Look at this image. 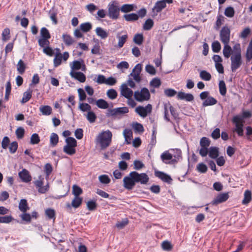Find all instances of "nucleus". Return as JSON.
I'll return each instance as SVG.
<instances>
[{
    "instance_id": "obj_56",
    "label": "nucleus",
    "mask_w": 252,
    "mask_h": 252,
    "mask_svg": "<svg viewBox=\"0 0 252 252\" xmlns=\"http://www.w3.org/2000/svg\"><path fill=\"white\" fill-rule=\"evenodd\" d=\"M40 140L39 136L37 133H33L31 137L30 143L31 144H37L39 143Z\"/></svg>"
},
{
    "instance_id": "obj_63",
    "label": "nucleus",
    "mask_w": 252,
    "mask_h": 252,
    "mask_svg": "<svg viewBox=\"0 0 252 252\" xmlns=\"http://www.w3.org/2000/svg\"><path fill=\"white\" fill-rule=\"evenodd\" d=\"M65 142L66 143V145L67 146H71L73 147L77 146V141L72 137H67L65 139Z\"/></svg>"
},
{
    "instance_id": "obj_46",
    "label": "nucleus",
    "mask_w": 252,
    "mask_h": 252,
    "mask_svg": "<svg viewBox=\"0 0 252 252\" xmlns=\"http://www.w3.org/2000/svg\"><path fill=\"white\" fill-rule=\"evenodd\" d=\"M220 93L221 95H225L226 93V88L225 82L221 80L219 84Z\"/></svg>"
},
{
    "instance_id": "obj_42",
    "label": "nucleus",
    "mask_w": 252,
    "mask_h": 252,
    "mask_svg": "<svg viewBox=\"0 0 252 252\" xmlns=\"http://www.w3.org/2000/svg\"><path fill=\"white\" fill-rule=\"evenodd\" d=\"M80 28L82 32H87L92 29V25L89 22L83 23L80 25Z\"/></svg>"
},
{
    "instance_id": "obj_22",
    "label": "nucleus",
    "mask_w": 252,
    "mask_h": 252,
    "mask_svg": "<svg viewBox=\"0 0 252 252\" xmlns=\"http://www.w3.org/2000/svg\"><path fill=\"white\" fill-rule=\"evenodd\" d=\"M121 94L126 98L131 97L133 95V91L128 88L126 85L123 84L121 86Z\"/></svg>"
},
{
    "instance_id": "obj_54",
    "label": "nucleus",
    "mask_w": 252,
    "mask_h": 252,
    "mask_svg": "<svg viewBox=\"0 0 252 252\" xmlns=\"http://www.w3.org/2000/svg\"><path fill=\"white\" fill-rule=\"evenodd\" d=\"M83 192L82 189L77 185L72 187V193L74 196H79Z\"/></svg>"
},
{
    "instance_id": "obj_19",
    "label": "nucleus",
    "mask_w": 252,
    "mask_h": 252,
    "mask_svg": "<svg viewBox=\"0 0 252 252\" xmlns=\"http://www.w3.org/2000/svg\"><path fill=\"white\" fill-rule=\"evenodd\" d=\"M19 176L22 182L25 183L31 182L32 179L29 172L26 169H23L19 173Z\"/></svg>"
},
{
    "instance_id": "obj_30",
    "label": "nucleus",
    "mask_w": 252,
    "mask_h": 252,
    "mask_svg": "<svg viewBox=\"0 0 252 252\" xmlns=\"http://www.w3.org/2000/svg\"><path fill=\"white\" fill-rule=\"evenodd\" d=\"M19 209L23 213L26 212L29 209L27 200L22 199L20 200L19 204Z\"/></svg>"
},
{
    "instance_id": "obj_64",
    "label": "nucleus",
    "mask_w": 252,
    "mask_h": 252,
    "mask_svg": "<svg viewBox=\"0 0 252 252\" xmlns=\"http://www.w3.org/2000/svg\"><path fill=\"white\" fill-rule=\"evenodd\" d=\"M87 120L91 123H94L96 119L95 113L92 111H89L87 115Z\"/></svg>"
},
{
    "instance_id": "obj_4",
    "label": "nucleus",
    "mask_w": 252,
    "mask_h": 252,
    "mask_svg": "<svg viewBox=\"0 0 252 252\" xmlns=\"http://www.w3.org/2000/svg\"><path fill=\"white\" fill-rule=\"evenodd\" d=\"M231 69L234 72L241 67L243 63L242 55L232 54L230 57Z\"/></svg>"
},
{
    "instance_id": "obj_34",
    "label": "nucleus",
    "mask_w": 252,
    "mask_h": 252,
    "mask_svg": "<svg viewBox=\"0 0 252 252\" xmlns=\"http://www.w3.org/2000/svg\"><path fill=\"white\" fill-rule=\"evenodd\" d=\"M154 22L150 18L147 19L143 25V29L145 31H149L153 27Z\"/></svg>"
},
{
    "instance_id": "obj_52",
    "label": "nucleus",
    "mask_w": 252,
    "mask_h": 252,
    "mask_svg": "<svg viewBox=\"0 0 252 252\" xmlns=\"http://www.w3.org/2000/svg\"><path fill=\"white\" fill-rule=\"evenodd\" d=\"M18 147V144L17 142L13 141L11 142L8 147L10 153L12 154H14L17 150Z\"/></svg>"
},
{
    "instance_id": "obj_7",
    "label": "nucleus",
    "mask_w": 252,
    "mask_h": 252,
    "mask_svg": "<svg viewBox=\"0 0 252 252\" xmlns=\"http://www.w3.org/2000/svg\"><path fill=\"white\" fill-rule=\"evenodd\" d=\"M135 183H140L141 184L145 185L149 180L148 176L145 173H139L136 171L131 172Z\"/></svg>"
},
{
    "instance_id": "obj_38",
    "label": "nucleus",
    "mask_w": 252,
    "mask_h": 252,
    "mask_svg": "<svg viewBox=\"0 0 252 252\" xmlns=\"http://www.w3.org/2000/svg\"><path fill=\"white\" fill-rule=\"evenodd\" d=\"M252 200V192L249 190H246L244 192V198L242 201L243 204H247L250 202Z\"/></svg>"
},
{
    "instance_id": "obj_58",
    "label": "nucleus",
    "mask_w": 252,
    "mask_h": 252,
    "mask_svg": "<svg viewBox=\"0 0 252 252\" xmlns=\"http://www.w3.org/2000/svg\"><path fill=\"white\" fill-rule=\"evenodd\" d=\"M107 95L110 99H114L117 97L118 94L115 90L111 89L107 91Z\"/></svg>"
},
{
    "instance_id": "obj_32",
    "label": "nucleus",
    "mask_w": 252,
    "mask_h": 252,
    "mask_svg": "<svg viewBox=\"0 0 252 252\" xmlns=\"http://www.w3.org/2000/svg\"><path fill=\"white\" fill-rule=\"evenodd\" d=\"M26 69V64L22 60H20L17 64V70L19 74H23Z\"/></svg>"
},
{
    "instance_id": "obj_44",
    "label": "nucleus",
    "mask_w": 252,
    "mask_h": 252,
    "mask_svg": "<svg viewBox=\"0 0 252 252\" xmlns=\"http://www.w3.org/2000/svg\"><path fill=\"white\" fill-rule=\"evenodd\" d=\"M200 77L204 81H210L211 79V74L206 70H201L199 74Z\"/></svg>"
},
{
    "instance_id": "obj_5",
    "label": "nucleus",
    "mask_w": 252,
    "mask_h": 252,
    "mask_svg": "<svg viewBox=\"0 0 252 252\" xmlns=\"http://www.w3.org/2000/svg\"><path fill=\"white\" fill-rule=\"evenodd\" d=\"M211 144L210 139L206 137H203L200 139V146L201 147L199 150V155L202 157H206L208 153V148Z\"/></svg>"
},
{
    "instance_id": "obj_41",
    "label": "nucleus",
    "mask_w": 252,
    "mask_h": 252,
    "mask_svg": "<svg viewBox=\"0 0 252 252\" xmlns=\"http://www.w3.org/2000/svg\"><path fill=\"white\" fill-rule=\"evenodd\" d=\"M120 10L122 12L124 13H128L134 10V5L132 4H123Z\"/></svg>"
},
{
    "instance_id": "obj_13",
    "label": "nucleus",
    "mask_w": 252,
    "mask_h": 252,
    "mask_svg": "<svg viewBox=\"0 0 252 252\" xmlns=\"http://www.w3.org/2000/svg\"><path fill=\"white\" fill-rule=\"evenodd\" d=\"M133 178L131 172H130L128 176L123 179V186L127 190H131L135 186L136 183Z\"/></svg>"
},
{
    "instance_id": "obj_10",
    "label": "nucleus",
    "mask_w": 252,
    "mask_h": 252,
    "mask_svg": "<svg viewBox=\"0 0 252 252\" xmlns=\"http://www.w3.org/2000/svg\"><path fill=\"white\" fill-rule=\"evenodd\" d=\"M220 40L222 43H229L230 41V30L227 26H224L220 32Z\"/></svg>"
},
{
    "instance_id": "obj_14",
    "label": "nucleus",
    "mask_w": 252,
    "mask_h": 252,
    "mask_svg": "<svg viewBox=\"0 0 252 252\" xmlns=\"http://www.w3.org/2000/svg\"><path fill=\"white\" fill-rule=\"evenodd\" d=\"M108 111V116H115L127 113L129 112V110L127 107H123L109 109Z\"/></svg>"
},
{
    "instance_id": "obj_25",
    "label": "nucleus",
    "mask_w": 252,
    "mask_h": 252,
    "mask_svg": "<svg viewBox=\"0 0 252 252\" xmlns=\"http://www.w3.org/2000/svg\"><path fill=\"white\" fill-rule=\"evenodd\" d=\"M209 156L211 158L215 159L219 155V148L217 147H211L208 149Z\"/></svg>"
},
{
    "instance_id": "obj_15",
    "label": "nucleus",
    "mask_w": 252,
    "mask_h": 252,
    "mask_svg": "<svg viewBox=\"0 0 252 252\" xmlns=\"http://www.w3.org/2000/svg\"><path fill=\"white\" fill-rule=\"evenodd\" d=\"M229 198L228 193H222L218 194L211 202L212 205H217L219 204L226 201Z\"/></svg>"
},
{
    "instance_id": "obj_43",
    "label": "nucleus",
    "mask_w": 252,
    "mask_h": 252,
    "mask_svg": "<svg viewBox=\"0 0 252 252\" xmlns=\"http://www.w3.org/2000/svg\"><path fill=\"white\" fill-rule=\"evenodd\" d=\"M75 147L65 145L63 147V152L68 155H73L76 153Z\"/></svg>"
},
{
    "instance_id": "obj_28",
    "label": "nucleus",
    "mask_w": 252,
    "mask_h": 252,
    "mask_svg": "<svg viewBox=\"0 0 252 252\" xmlns=\"http://www.w3.org/2000/svg\"><path fill=\"white\" fill-rule=\"evenodd\" d=\"M123 134L125 138V143L126 144H130L132 137V132L131 130L129 129H125L124 130Z\"/></svg>"
},
{
    "instance_id": "obj_26",
    "label": "nucleus",
    "mask_w": 252,
    "mask_h": 252,
    "mask_svg": "<svg viewBox=\"0 0 252 252\" xmlns=\"http://www.w3.org/2000/svg\"><path fill=\"white\" fill-rule=\"evenodd\" d=\"M32 91L30 89H28L26 92H24L23 94V98L21 100V103L22 104H24L29 101L32 97Z\"/></svg>"
},
{
    "instance_id": "obj_62",
    "label": "nucleus",
    "mask_w": 252,
    "mask_h": 252,
    "mask_svg": "<svg viewBox=\"0 0 252 252\" xmlns=\"http://www.w3.org/2000/svg\"><path fill=\"white\" fill-rule=\"evenodd\" d=\"M99 181L104 184H108L110 183L111 180L107 175H102L98 177Z\"/></svg>"
},
{
    "instance_id": "obj_55",
    "label": "nucleus",
    "mask_w": 252,
    "mask_h": 252,
    "mask_svg": "<svg viewBox=\"0 0 252 252\" xmlns=\"http://www.w3.org/2000/svg\"><path fill=\"white\" fill-rule=\"evenodd\" d=\"M196 169L200 173H205L207 172L208 168L206 164L201 162L198 164Z\"/></svg>"
},
{
    "instance_id": "obj_53",
    "label": "nucleus",
    "mask_w": 252,
    "mask_h": 252,
    "mask_svg": "<svg viewBox=\"0 0 252 252\" xmlns=\"http://www.w3.org/2000/svg\"><path fill=\"white\" fill-rule=\"evenodd\" d=\"M143 39V36L142 34H136L133 37V41L139 45L142 44Z\"/></svg>"
},
{
    "instance_id": "obj_59",
    "label": "nucleus",
    "mask_w": 252,
    "mask_h": 252,
    "mask_svg": "<svg viewBox=\"0 0 252 252\" xmlns=\"http://www.w3.org/2000/svg\"><path fill=\"white\" fill-rule=\"evenodd\" d=\"M87 207L89 210L94 211L97 207V204L95 201L89 200L87 202Z\"/></svg>"
},
{
    "instance_id": "obj_36",
    "label": "nucleus",
    "mask_w": 252,
    "mask_h": 252,
    "mask_svg": "<svg viewBox=\"0 0 252 252\" xmlns=\"http://www.w3.org/2000/svg\"><path fill=\"white\" fill-rule=\"evenodd\" d=\"M124 18L126 21L128 22L135 21L138 19V15L136 13H132L124 15Z\"/></svg>"
},
{
    "instance_id": "obj_11",
    "label": "nucleus",
    "mask_w": 252,
    "mask_h": 252,
    "mask_svg": "<svg viewBox=\"0 0 252 252\" xmlns=\"http://www.w3.org/2000/svg\"><path fill=\"white\" fill-rule=\"evenodd\" d=\"M9 213V210L4 206H0V215H5ZM14 219L11 216H0V223H9Z\"/></svg>"
},
{
    "instance_id": "obj_60",
    "label": "nucleus",
    "mask_w": 252,
    "mask_h": 252,
    "mask_svg": "<svg viewBox=\"0 0 252 252\" xmlns=\"http://www.w3.org/2000/svg\"><path fill=\"white\" fill-rule=\"evenodd\" d=\"M53 171V167L50 163H46L44 166V172L46 174V178H49V175L51 174Z\"/></svg>"
},
{
    "instance_id": "obj_40",
    "label": "nucleus",
    "mask_w": 252,
    "mask_h": 252,
    "mask_svg": "<svg viewBox=\"0 0 252 252\" xmlns=\"http://www.w3.org/2000/svg\"><path fill=\"white\" fill-rule=\"evenodd\" d=\"M59 142V136L55 133H52L50 137V143L52 147L56 146Z\"/></svg>"
},
{
    "instance_id": "obj_8",
    "label": "nucleus",
    "mask_w": 252,
    "mask_h": 252,
    "mask_svg": "<svg viewBox=\"0 0 252 252\" xmlns=\"http://www.w3.org/2000/svg\"><path fill=\"white\" fill-rule=\"evenodd\" d=\"M232 122L235 124L236 128L235 131L237 133L239 136H242L244 134L243 133V124L242 118L238 115L233 117L232 119Z\"/></svg>"
},
{
    "instance_id": "obj_45",
    "label": "nucleus",
    "mask_w": 252,
    "mask_h": 252,
    "mask_svg": "<svg viewBox=\"0 0 252 252\" xmlns=\"http://www.w3.org/2000/svg\"><path fill=\"white\" fill-rule=\"evenodd\" d=\"M40 34L41 38L48 39H50L51 38V35L50 34V32L45 27H43L41 29Z\"/></svg>"
},
{
    "instance_id": "obj_31",
    "label": "nucleus",
    "mask_w": 252,
    "mask_h": 252,
    "mask_svg": "<svg viewBox=\"0 0 252 252\" xmlns=\"http://www.w3.org/2000/svg\"><path fill=\"white\" fill-rule=\"evenodd\" d=\"M117 38L118 39V47L121 48L123 47L124 45L126 42L128 38V35L127 34H126L122 36H120L118 34L117 35Z\"/></svg>"
},
{
    "instance_id": "obj_29",
    "label": "nucleus",
    "mask_w": 252,
    "mask_h": 252,
    "mask_svg": "<svg viewBox=\"0 0 252 252\" xmlns=\"http://www.w3.org/2000/svg\"><path fill=\"white\" fill-rule=\"evenodd\" d=\"M95 32L96 35L102 39H105L108 36V32L101 27H97Z\"/></svg>"
},
{
    "instance_id": "obj_39",
    "label": "nucleus",
    "mask_w": 252,
    "mask_h": 252,
    "mask_svg": "<svg viewBox=\"0 0 252 252\" xmlns=\"http://www.w3.org/2000/svg\"><path fill=\"white\" fill-rule=\"evenodd\" d=\"M96 105L100 109H107L109 107V104L106 101L103 99H99L96 101Z\"/></svg>"
},
{
    "instance_id": "obj_12",
    "label": "nucleus",
    "mask_w": 252,
    "mask_h": 252,
    "mask_svg": "<svg viewBox=\"0 0 252 252\" xmlns=\"http://www.w3.org/2000/svg\"><path fill=\"white\" fill-rule=\"evenodd\" d=\"M152 111V106L151 104H147L145 107L138 106L135 109V112L141 117L145 118Z\"/></svg>"
},
{
    "instance_id": "obj_23",
    "label": "nucleus",
    "mask_w": 252,
    "mask_h": 252,
    "mask_svg": "<svg viewBox=\"0 0 252 252\" xmlns=\"http://www.w3.org/2000/svg\"><path fill=\"white\" fill-rule=\"evenodd\" d=\"M177 98L181 100H185L187 101H191L194 99L193 95L191 94H187L183 92H179Z\"/></svg>"
},
{
    "instance_id": "obj_49",
    "label": "nucleus",
    "mask_w": 252,
    "mask_h": 252,
    "mask_svg": "<svg viewBox=\"0 0 252 252\" xmlns=\"http://www.w3.org/2000/svg\"><path fill=\"white\" fill-rule=\"evenodd\" d=\"M162 249L166 251H170L173 249L171 243L168 241H164L161 244Z\"/></svg>"
},
{
    "instance_id": "obj_57",
    "label": "nucleus",
    "mask_w": 252,
    "mask_h": 252,
    "mask_svg": "<svg viewBox=\"0 0 252 252\" xmlns=\"http://www.w3.org/2000/svg\"><path fill=\"white\" fill-rule=\"evenodd\" d=\"M129 221L127 218H125L121 221H118L116 224V226L119 229H123L128 224Z\"/></svg>"
},
{
    "instance_id": "obj_17",
    "label": "nucleus",
    "mask_w": 252,
    "mask_h": 252,
    "mask_svg": "<svg viewBox=\"0 0 252 252\" xmlns=\"http://www.w3.org/2000/svg\"><path fill=\"white\" fill-rule=\"evenodd\" d=\"M166 7V4L161 0H158L156 2L154 6L152 8V12L153 13V17H155L158 15V13L161 12L162 9Z\"/></svg>"
},
{
    "instance_id": "obj_50",
    "label": "nucleus",
    "mask_w": 252,
    "mask_h": 252,
    "mask_svg": "<svg viewBox=\"0 0 252 252\" xmlns=\"http://www.w3.org/2000/svg\"><path fill=\"white\" fill-rule=\"evenodd\" d=\"M235 11L233 7L229 6L225 8L224 11V15L229 18H232L234 16Z\"/></svg>"
},
{
    "instance_id": "obj_48",
    "label": "nucleus",
    "mask_w": 252,
    "mask_h": 252,
    "mask_svg": "<svg viewBox=\"0 0 252 252\" xmlns=\"http://www.w3.org/2000/svg\"><path fill=\"white\" fill-rule=\"evenodd\" d=\"M10 30L9 28H5L2 32V40L3 41H6L10 39Z\"/></svg>"
},
{
    "instance_id": "obj_6",
    "label": "nucleus",
    "mask_w": 252,
    "mask_h": 252,
    "mask_svg": "<svg viewBox=\"0 0 252 252\" xmlns=\"http://www.w3.org/2000/svg\"><path fill=\"white\" fill-rule=\"evenodd\" d=\"M44 178L43 176H38V180L34 181L33 184L38 189V191L40 193H45L49 189V186L47 184L45 186H43Z\"/></svg>"
},
{
    "instance_id": "obj_1",
    "label": "nucleus",
    "mask_w": 252,
    "mask_h": 252,
    "mask_svg": "<svg viewBox=\"0 0 252 252\" xmlns=\"http://www.w3.org/2000/svg\"><path fill=\"white\" fill-rule=\"evenodd\" d=\"M112 137V134L109 130L103 131L98 135L97 140L102 149L106 148L110 145Z\"/></svg>"
},
{
    "instance_id": "obj_51",
    "label": "nucleus",
    "mask_w": 252,
    "mask_h": 252,
    "mask_svg": "<svg viewBox=\"0 0 252 252\" xmlns=\"http://www.w3.org/2000/svg\"><path fill=\"white\" fill-rule=\"evenodd\" d=\"M48 38H40L38 40L39 45L43 48L48 46L50 44Z\"/></svg>"
},
{
    "instance_id": "obj_18",
    "label": "nucleus",
    "mask_w": 252,
    "mask_h": 252,
    "mask_svg": "<svg viewBox=\"0 0 252 252\" xmlns=\"http://www.w3.org/2000/svg\"><path fill=\"white\" fill-rule=\"evenodd\" d=\"M155 176L161 180L163 182L170 183L172 180L171 177L165 173L156 170L155 171Z\"/></svg>"
},
{
    "instance_id": "obj_24",
    "label": "nucleus",
    "mask_w": 252,
    "mask_h": 252,
    "mask_svg": "<svg viewBox=\"0 0 252 252\" xmlns=\"http://www.w3.org/2000/svg\"><path fill=\"white\" fill-rule=\"evenodd\" d=\"M224 44L222 50L223 55L225 58H229L231 55H232V49L229 45V43H223Z\"/></svg>"
},
{
    "instance_id": "obj_27",
    "label": "nucleus",
    "mask_w": 252,
    "mask_h": 252,
    "mask_svg": "<svg viewBox=\"0 0 252 252\" xmlns=\"http://www.w3.org/2000/svg\"><path fill=\"white\" fill-rule=\"evenodd\" d=\"M62 38L65 44L67 46L71 45L75 42L72 36L68 34H63Z\"/></svg>"
},
{
    "instance_id": "obj_37",
    "label": "nucleus",
    "mask_w": 252,
    "mask_h": 252,
    "mask_svg": "<svg viewBox=\"0 0 252 252\" xmlns=\"http://www.w3.org/2000/svg\"><path fill=\"white\" fill-rule=\"evenodd\" d=\"M160 158L164 163H168L169 162H167V161L172 159L173 156L168 151H166L161 155Z\"/></svg>"
},
{
    "instance_id": "obj_20",
    "label": "nucleus",
    "mask_w": 252,
    "mask_h": 252,
    "mask_svg": "<svg viewBox=\"0 0 252 252\" xmlns=\"http://www.w3.org/2000/svg\"><path fill=\"white\" fill-rule=\"evenodd\" d=\"M83 198L79 196H74L71 203H67L66 208L70 209L72 207L74 208H78L82 203Z\"/></svg>"
},
{
    "instance_id": "obj_9",
    "label": "nucleus",
    "mask_w": 252,
    "mask_h": 252,
    "mask_svg": "<svg viewBox=\"0 0 252 252\" xmlns=\"http://www.w3.org/2000/svg\"><path fill=\"white\" fill-rule=\"evenodd\" d=\"M69 55L67 52H64L63 54L61 53H55V58L53 60L54 65L57 67L62 63V60L66 61L69 58Z\"/></svg>"
},
{
    "instance_id": "obj_47",
    "label": "nucleus",
    "mask_w": 252,
    "mask_h": 252,
    "mask_svg": "<svg viewBox=\"0 0 252 252\" xmlns=\"http://www.w3.org/2000/svg\"><path fill=\"white\" fill-rule=\"evenodd\" d=\"M224 17L221 15H219L217 18V21L215 23V29L218 30H219L223 22H224Z\"/></svg>"
},
{
    "instance_id": "obj_61",
    "label": "nucleus",
    "mask_w": 252,
    "mask_h": 252,
    "mask_svg": "<svg viewBox=\"0 0 252 252\" xmlns=\"http://www.w3.org/2000/svg\"><path fill=\"white\" fill-rule=\"evenodd\" d=\"M212 50L214 53H218L221 49V45L218 41H215L212 44Z\"/></svg>"
},
{
    "instance_id": "obj_3",
    "label": "nucleus",
    "mask_w": 252,
    "mask_h": 252,
    "mask_svg": "<svg viewBox=\"0 0 252 252\" xmlns=\"http://www.w3.org/2000/svg\"><path fill=\"white\" fill-rule=\"evenodd\" d=\"M135 99L138 102H143L150 99L151 94L149 90L146 88H143L140 91H137L134 93Z\"/></svg>"
},
{
    "instance_id": "obj_21",
    "label": "nucleus",
    "mask_w": 252,
    "mask_h": 252,
    "mask_svg": "<svg viewBox=\"0 0 252 252\" xmlns=\"http://www.w3.org/2000/svg\"><path fill=\"white\" fill-rule=\"evenodd\" d=\"M70 75L72 78L75 79L81 83L85 82L86 79L85 75L81 72L71 71Z\"/></svg>"
},
{
    "instance_id": "obj_16",
    "label": "nucleus",
    "mask_w": 252,
    "mask_h": 252,
    "mask_svg": "<svg viewBox=\"0 0 252 252\" xmlns=\"http://www.w3.org/2000/svg\"><path fill=\"white\" fill-rule=\"evenodd\" d=\"M142 65L138 63L136 65L132 70V72L130 74V76L133 77V79L137 82L141 80L140 73L142 70Z\"/></svg>"
},
{
    "instance_id": "obj_33",
    "label": "nucleus",
    "mask_w": 252,
    "mask_h": 252,
    "mask_svg": "<svg viewBox=\"0 0 252 252\" xmlns=\"http://www.w3.org/2000/svg\"><path fill=\"white\" fill-rule=\"evenodd\" d=\"M217 103V100L212 96H209L205 99L202 103V105L204 107L213 105Z\"/></svg>"
},
{
    "instance_id": "obj_35",
    "label": "nucleus",
    "mask_w": 252,
    "mask_h": 252,
    "mask_svg": "<svg viewBox=\"0 0 252 252\" xmlns=\"http://www.w3.org/2000/svg\"><path fill=\"white\" fill-rule=\"evenodd\" d=\"M40 111L43 115L48 116L52 113V108L48 105H42L39 108Z\"/></svg>"
},
{
    "instance_id": "obj_2",
    "label": "nucleus",
    "mask_w": 252,
    "mask_h": 252,
    "mask_svg": "<svg viewBox=\"0 0 252 252\" xmlns=\"http://www.w3.org/2000/svg\"><path fill=\"white\" fill-rule=\"evenodd\" d=\"M108 15L112 19L116 20L119 18L120 15V8L118 2L113 1L108 5Z\"/></svg>"
}]
</instances>
